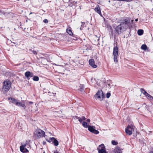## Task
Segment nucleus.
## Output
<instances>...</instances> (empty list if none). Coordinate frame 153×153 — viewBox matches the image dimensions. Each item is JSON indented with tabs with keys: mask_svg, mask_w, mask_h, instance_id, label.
Here are the masks:
<instances>
[{
	"mask_svg": "<svg viewBox=\"0 0 153 153\" xmlns=\"http://www.w3.org/2000/svg\"><path fill=\"white\" fill-rule=\"evenodd\" d=\"M45 142H43V144H44V145H45Z\"/></svg>",
	"mask_w": 153,
	"mask_h": 153,
	"instance_id": "79ce46f5",
	"label": "nucleus"
},
{
	"mask_svg": "<svg viewBox=\"0 0 153 153\" xmlns=\"http://www.w3.org/2000/svg\"><path fill=\"white\" fill-rule=\"evenodd\" d=\"M95 37H96L97 38L96 39H97V40H99V38H98V37H97V36H95Z\"/></svg>",
	"mask_w": 153,
	"mask_h": 153,
	"instance_id": "58836bf2",
	"label": "nucleus"
},
{
	"mask_svg": "<svg viewBox=\"0 0 153 153\" xmlns=\"http://www.w3.org/2000/svg\"><path fill=\"white\" fill-rule=\"evenodd\" d=\"M75 117V118H76V119H79V117H77V116H76Z\"/></svg>",
	"mask_w": 153,
	"mask_h": 153,
	"instance_id": "ea45409f",
	"label": "nucleus"
},
{
	"mask_svg": "<svg viewBox=\"0 0 153 153\" xmlns=\"http://www.w3.org/2000/svg\"><path fill=\"white\" fill-rule=\"evenodd\" d=\"M78 120L79 122H80V123H81L83 120L81 118H79Z\"/></svg>",
	"mask_w": 153,
	"mask_h": 153,
	"instance_id": "473e14b6",
	"label": "nucleus"
},
{
	"mask_svg": "<svg viewBox=\"0 0 153 153\" xmlns=\"http://www.w3.org/2000/svg\"><path fill=\"white\" fill-rule=\"evenodd\" d=\"M11 87V82L9 80L4 81V82L3 89L6 92L8 91Z\"/></svg>",
	"mask_w": 153,
	"mask_h": 153,
	"instance_id": "7ed1b4c3",
	"label": "nucleus"
},
{
	"mask_svg": "<svg viewBox=\"0 0 153 153\" xmlns=\"http://www.w3.org/2000/svg\"><path fill=\"white\" fill-rule=\"evenodd\" d=\"M114 153H122L121 149L119 147H117L114 149Z\"/></svg>",
	"mask_w": 153,
	"mask_h": 153,
	"instance_id": "dca6fc26",
	"label": "nucleus"
},
{
	"mask_svg": "<svg viewBox=\"0 0 153 153\" xmlns=\"http://www.w3.org/2000/svg\"><path fill=\"white\" fill-rule=\"evenodd\" d=\"M111 143L113 145H116L117 144V142L114 140H112L111 141Z\"/></svg>",
	"mask_w": 153,
	"mask_h": 153,
	"instance_id": "393cba45",
	"label": "nucleus"
},
{
	"mask_svg": "<svg viewBox=\"0 0 153 153\" xmlns=\"http://www.w3.org/2000/svg\"><path fill=\"white\" fill-rule=\"evenodd\" d=\"M99 153H106L104 145L102 144L99 145L97 148Z\"/></svg>",
	"mask_w": 153,
	"mask_h": 153,
	"instance_id": "423d86ee",
	"label": "nucleus"
},
{
	"mask_svg": "<svg viewBox=\"0 0 153 153\" xmlns=\"http://www.w3.org/2000/svg\"><path fill=\"white\" fill-rule=\"evenodd\" d=\"M82 119V120H85V118L84 116H82L81 118Z\"/></svg>",
	"mask_w": 153,
	"mask_h": 153,
	"instance_id": "f704fd0d",
	"label": "nucleus"
},
{
	"mask_svg": "<svg viewBox=\"0 0 153 153\" xmlns=\"http://www.w3.org/2000/svg\"><path fill=\"white\" fill-rule=\"evenodd\" d=\"M50 139H51V141L53 142L54 145L55 146H57L58 145H59L58 141L55 138H54V137L51 138Z\"/></svg>",
	"mask_w": 153,
	"mask_h": 153,
	"instance_id": "9b49d317",
	"label": "nucleus"
},
{
	"mask_svg": "<svg viewBox=\"0 0 153 153\" xmlns=\"http://www.w3.org/2000/svg\"><path fill=\"white\" fill-rule=\"evenodd\" d=\"M8 100H10V102L16 104V105L18 104V101L16 100L14 98H9Z\"/></svg>",
	"mask_w": 153,
	"mask_h": 153,
	"instance_id": "f8f14e48",
	"label": "nucleus"
},
{
	"mask_svg": "<svg viewBox=\"0 0 153 153\" xmlns=\"http://www.w3.org/2000/svg\"><path fill=\"white\" fill-rule=\"evenodd\" d=\"M54 153H59L58 152L57 150L55 151L54 152Z\"/></svg>",
	"mask_w": 153,
	"mask_h": 153,
	"instance_id": "4c0bfd02",
	"label": "nucleus"
},
{
	"mask_svg": "<svg viewBox=\"0 0 153 153\" xmlns=\"http://www.w3.org/2000/svg\"><path fill=\"white\" fill-rule=\"evenodd\" d=\"M32 52H33V53L34 54H37V53L36 51H33Z\"/></svg>",
	"mask_w": 153,
	"mask_h": 153,
	"instance_id": "72a5a7b5",
	"label": "nucleus"
},
{
	"mask_svg": "<svg viewBox=\"0 0 153 153\" xmlns=\"http://www.w3.org/2000/svg\"><path fill=\"white\" fill-rule=\"evenodd\" d=\"M82 126H84V127L87 128V123L86 122H83L82 124Z\"/></svg>",
	"mask_w": 153,
	"mask_h": 153,
	"instance_id": "5701e85b",
	"label": "nucleus"
},
{
	"mask_svg": "<svg viewBox=\"0 0 153 153\" xmlns=\"http://www.w3.org/2000/svg\"><path fill=\"white\" fill-rule=\"evenodd\" d=\"M146 97H147V98L150 100H153V97H152L151 96L147 93H146V94L145 95Z\"/></svg>",
	"mask_w": 153,
	"mask_h": 153,
	"instance_id": "f3484780",
	"label": "nucleus"
},
{
	"mask_svg": "<svg viewBox=\"0 0 153 153\" xmlns=\"http://www.w3.org/2000/svg\"><path fill=\"white\" fill-rule=\"evenodd\" d=\"M88 130L91 132L94 133L95 134H98L99 133V132L95 129V127L93 126H89L88 127Z\"/></svg>",
	"mask_w": 153,
	"mask_h": 153,
	"instance_id": "6e6552de",
	"label": "nucleus"
},
{
	"mask_svg": "<svg viewBox=\"0 0 153 153\" xmlns=\"http://www.w3.org/2000/svg\"><path fill=\"white\" fill-rule=\"evenodd\" d=\"M27 143H28V141H26L25 143L24 144L22 145H25V147L26 145L27 144Z\"/></svg>",
	"mask_w": 153,
	"mask_h": 153,
	"instance_id": "2f4dec72",
	"label": "nucleus"
},
{
	"mask_svg": "<svg viewBox=\"0 0 153 153\" xmlns=\"http://www.w3.org/2000/svg\"><path fill=\"white\" fill-rule=\"evenodd\" d=\"M25 145H22L20 147V150L22 152H23V150L25 148Z\"/></svg>",
	"mask_w": 153,
	"mask_h": 153,
	"instance_id": "4be33fe9",
	"label": "nucleus"
},
{
	"mask_svg": "<svg viewBox=\"0 0 153 153\" xmlns=\"http://www.w3.org/2000/svg\"><path fill=\"white\" fill-rule=\"evenodd\" d=\"M152 11H153V8H152Z\"/></svg>",
	"mask_w": 153,
	"mask_h": 153,
	"instance_id": "de8ad7c7",
	"label": "nucleus"
},
{
	"mask_svg": "<svg viewBox=\"0 0 153 153\" xmlns=\"http://www.w3.org/2000/svg\"><path fill=\"white\" fill-rule=\"evenodd\" d=\"M141 48L142 50H146L147 48V46L146 45L143 44L141 46Z\"/></svg>",
	"mask_w": 153,
	"mask_h": 153,
	"instance_id": "aec40b11",
	"label": "nucleus"
},
{
	"mask_svg": "<svg viewBox=\"0 0 153 153\" xmlns=\"http://www.w3.org/2000/svg\"><path fill=\"white\" fill-rule=\"evenodd\" d=\"M140 91L141 92V93L143 94L144 95H145L146 94V93H147L143 88H141L140 89Z\"/></svg>",
	"mask_w": 153,
	"mask_h": 153,
	"instance_id": "b1692460",
	"label": "nucleus"
},
{
	"mask_svg": "<svg viewBox=\"0 0 153 153\" xmlns=\"http://www.w3.org/2000/svg\"><path fill=\"white\" fill-rule=\"evenodd\" d=\"M134 131L133 126L128 125L125 129V132L127 134L130 135L132 134V131Z\"/></svg>",
	"mask_w": 153,
	"mask_h": 153,
	"instance_id": "0eeeda50",
	"label": "nucleus"
},
{
	"mask_svg": "<svg viewBox=\"0 0 153 153\" xmlns=\"http://www.w3.org/2000/svg\"><path fill=\"white\" fill-rule=\"evenodd\" d=\"M32 13H30L29 15H30V14H32Z\"/></svg>",
	"mask_w": 153,
	"mask_h": 153,
	"instance_id": "c03bdc74",
	"label": "nucleus"
},
{
	"mask_svg": "<svg viewBox=\"0 0 153 153\" xmlns=\"http://www.w3.org/2000/svg\"><path fill=\"white\" fill-rule=\"evenodd\" d=\"M138 19H135V21H136V22L137 21H138Z\"/></svg>",
	"mask_w": 153,
	"mask_h": 153,
	"instance_id": "a19ab883",
	"label": "nucleus"
},
{
	"mask_svg": "<svg viewBox=\"0 0 153 153\" xmlns=\"http://www.w3.org/2000/svg\"><path fill=\"white\" fill-rule=\"evenodd\" d=\"M126 28L125 25L123 23H121L116 27L115 30L116 33L119 34L121 33Z\"/></svg>",
	"mask_w": 153,
	"mask_h": 153,
	"instance_id": "f03ea898",
	"label": "nucleus"
},
{
	"mask_svg": "<svg viewBox=\"0 0 153 153\" xmlns=\"http://www.w3.org/2000/svg\"><path fill=\"white\" fill-rule=\"evenodd\" d=\"M33 79L34 81H37L39 80V78L37 76H34L33 78Z\"/></svg>",
	"mask_w": 153,
	"mask_h": 153,
	"instance_id": "412c9836",
	"label": "nucleus"
},
{
	"mask_svg": "<svg viewBox=\"0 0 153 153\" xmlns=\"http://www.w3.org/2000/svg\"><path fill=\"white\" fill-rule=\"evenodd\" d=\"M94 97L96 99H98L101 101H102L104 97L102 91L101 90H99L94 95Z\"/></svg>",
	"mask_w": 153,
	"mask_h": 153,
	"instance_id": "20e7f679",
	"label": "nucleus"
},
{
	"mask_svg": "<svg viewBox=\"0 0 153 153\" xmlns=\"http://www.w3.org/2000/svg\"><path fill=\"white\" fill-rule=\"evenodd\" d=\"M143 33V30L140 29L137 31V33L139 35L141 36L142 35Z\"/></svg>",
	"mask_w": 153,
	"mask_h": 153,
	"instance_id": "a211bd4d",
	"label": "nucleus"
},
{
	"mask_svg": "<svg viewBox=\"0 0 153 153\" xmlns=\"http://www.w3.org/2000/svg\"><path fill=\"white\" fill-rule=\"evenodd\" d=\"M45 135V132L41 129H37L35 130L33 136L36 139H38L44 137Z\"/></svg>",
	"mask_w": 153,
	"mask_h": 153,
	"instance_id": "f257e3e1",
	"label": "nucleus"
},
{
	"mask_svg": "<svg viewBox=\"0 0 153 153\" xmlns=\"http://www.w3.org/2000/svg\"><path fill=\"white\" fill-rule=\"evenodd\" d=\"M94 10L100 15H102L100 8L98 6L95 8Z\"/></svg>",
	"mask_w": 153,
	"mask_h": 153,
	"instance_id": "ddd939ff",
	"label": "nucleus"
},
{
	"mask_svg": "<svg viewBox=\"0 0 153 153\" xmlns=\"http://www.w3.org/2000/svg\"><path fill=\"white\" fill-rule=\"evenodd\" d=\"M130 19L128 18L124 20V22L123 23H121L124 24V25H125V26L126 27V25L128 24L130 22Z\"/></svg>",
	"mask_w": 153,
	"mask_h": 153,
	"instance_id": "2eb2a0df",
	"label": "nucleus"
},
{
	"mask_svg": "<svg viewBox=\"0 0 153 153\" xmlns=\"http://www.w3.org/2000/svg\"><path fill=\"white\" fill-rule=\"evenodd\" d=\"M111 95L110 93H107L106 94V97L107 98H108Z\"/></svg>",
	"mask_w": 153,
	"mask_h": 153,
	"instance_id": "bb28decb",
	"label": "nucleus"
},
{
	"mask_svg": "<svg viewBox=\"0 0 153 153\" xmlns=\"http://www.w3.org/2000/svg\"><path fill=\"white\" fill-rule=\"evenodd\" d=\"M89 63L90 65L91 66V67L94 68H97V65L95 64V61L93 59H90L89 61Z\"/></svg>",
	"mask_w": 153,
	"mask_h": 153,
	"instance_id": "9d476101",
	"label": "nucleus"
},
{
	"mask_svg": "<svg viewBox=\"0 0 153 153\" xmlns=\"http://www.w3.org/2000/svg\"><path fill=\"white\" fill-rule=\"evenodd\" d=\"M133 21H134L133 20H131V22H132Z\"/></svg>",
	"mask_w": 153,
	"mask_h": 153,
	"instance_id": "a18cd8bd",
	"label": "nucleus"
},
{
	"mask_svg": "<svg viewBox=\"0 0 153 153\" xmlns=\"http://www.w3.org/2000/svg\"><path fill=\"white\" fill-rule=\"evenodd\" d=\"M88 122H90V119H87L86 120Z\"/></svg>",
	"mask_w": 153,
	"mask_h": 153,
	"instance_id": "e433bc0d",
	"label": "nucleus"
},
{
	"mask_svg": "<svg viewBox=\"0 0 153 153\" xmlns=\"http://www.w3.org/2000/svg\"><path fill=\"white\" fill-rule=\"evenodd\" d=\"M80 87H81L80 88V91H83L84 88V85H81V86Z\"/></svg>",
	"mask_w": 153,
	"mask_h": 153,
	"instance_id": "a878e982",
	"label": "nucleus"
},
{
	"mask_svg": "<svg viewBox=\"0 0 153 153\" xmlns=\"http://www.w3.org/2000/svg\"><path fill=\"white\" fill-rule=\"evenodd\" d=\"M43 22L45 23H47L48 22V21L47 19H45L43 20Z\"/></svg>",
	"mask_w": 153,
	"mask_h": 153,
	"instance_id": "7c9ffc66",
	"label": "nucleus"
},
{
	"mask_svg": "<svg viewBox=\"0 0 153 153\" xmlns=\"http://www.w3.org/2000/svg\"><path fill=\"white\" fill-rule=\"evenodd\" d=\"M133 0H121V1H126V2H130L133 1Z\"/></svg>",
	"mask_w": 153,
	"mask_h": 153,
	"instance_id": "c756f323",
	"label": "nucleus"
},
{
	"mask_svg": "<svg viewBox=\"0 0 153 153\" xmlns=\"http://www.w3.org/2000/svg\"><path fill=\"white\" fill-rule=\"evenodd\" d=\"M29 103L30 104H33V102H29Z\"/></svg>",
	"mask_w": 153,
	"mask_h": 153,
	"instance_id": "c9c22d12",
	"label": "nucleus"
},
{
	"mask_svg": "<svg viewBox=\"0 0 153 153\" xmlns=\"http://www.w3.org/2000/svg\"><path fill=\"white\" fill-rule=\"evenodd\" d=\"M149 132H152V131H149Z\"/></svg>",
	"mask_w": 153,
	"mask_h": 153,
	"instance_id": "49530a36",
	"label": "nucleus"
},
{
	"mask_svg": "<svg viewBox=\"0 0 153 153\" xmlns=\"http://www.w3.org/2000/svg\"><path fill=\"white\" fill-rule=\"evenodd\" d=\"M25 76L26 77L28 80H29L30 78L33 76V74L30 71H27L25 74Z\"/></svg>",
	"mask_w": 153,
	"mask_h": 153,
	"instance_id": "1a4fd4ad",
	"label": "nucleus"
},
{
	"mask_svg": "<svg viewBox=\"0 0 153 153\" xmlns=\"http://www.w3.org/2000/svg\"><path fill=\"white\" fill-rule=\"evenodd\" d=\"M149 153H153V151H151Z\"/></svg>",
	"mask_w": 153,
	"mask_h": 153,
	"instance_id": "37998d69",
	"label": "nucleus"
},
{
	"mask_svg": "<svg viewBox=\"0 0 153 153\" xmlns=\"http://www.w3.org/2000/svg\"><path fill=\"white\" fill-rule=\"evenodd\" d=\"M28 152V150L26 148H25L23 153H26Z\"/></svg>",
	"mask_w": 153,
	"mask_h": 153,
	"instance_id": "cd10ccee",
	"label": "nucleus"
},
{
	"mask_svg": "<svg viewBox=\"0 0 153 153\" xmlns=\"http://www.w3.org/2000/svg\"><path fill=\"white\" fill-rule=\"evenodd\" d=\"M118 54V49L117 46L114 47L113 49V55L114 62L117 63L118 62L117 57Z\"/></svg>",
	"mask_w": 153,
	"mask_h": 153,
	"instance_id": "39448f33",
	"label": "nucleus"
},
{
	"mask_svg": "<svg viewBox=\"0 0 153 153\" xmlns=\"http://www.w3.org/2000/svg\"><path fill=\"white\" fill-rule=\"evenodd\" d=\"M66 31L67 33L70 35L73 34L72 32L71 29H67L66 30Z\"/></svg>",
	"mask_w": 153,
	"mask_h": 153,
	"instance_id": "6ab92c4d",
	"label": "nucleus"
},
{
	"mask_svg": "<svg viewBox=\"0 0 153 153\" xmlns=\"http://www.w3.org/2000/svg\"><path fill=\"white\" fill-rule=\"evenodd\" d=\"M43 153H45V152H43Z\"/></svg>",
	"mask_w": 153,
	"mask_h": 153,
	"instance_id": "09e8293b",
	"label": "nucleus"
},
{
	"mask_svg": "<svg viewBox=\"0 0 153 153\" xmlns=\"http://www.w3.org/2000/svg\"><path fill=\"white\" fill-rule=\"evenodd\" d=\"M3 14H4V12L0 10V16H1Z\"/></svg>",
	"mask_w": 153,
	"mask_h": 153,
	"instance_id": "c85d7f7f",
	"label": "nucleus"
},
{
	"mask_svg": "<svg viewBox=\"0 0 153 153\" xmlns=\"http://www.w3.org/2000/svg\"><path fill=\"white\" fill-rule=\"evenodd\" d=\"M16 105L18 106L22 107V108H23L24 109H25L26 108V106L25 105V104L23 102H18V104Z\"/></svg>",
	"mask_w": 153,
	"mask_h": 153,
	"instance_id": "4468645a",
	"label": "nucleus"
}]
</instances>
